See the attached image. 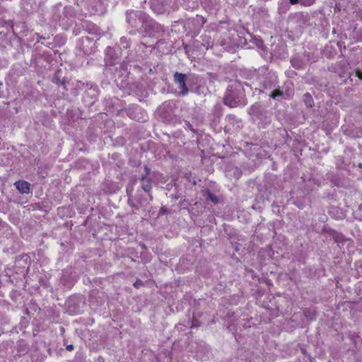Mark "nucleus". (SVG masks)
Segmentation results:
<instances>
[{
    "label": "nucleus",
    "instance_id": "f257e3e1",
    "mask_svg": "<svg viewBox=\"0 0 362 362\" xmlns=\"http://www.w3.org/2000/svg\"><path fill=\"white\" fill-rule=\"evenodd\" d=\"M244 88L243 84L238 81H234L227 88L223 98L224 104L230 107L239 105H245Z\"/></svg>",
    "mask_w": 362,
    "mask_h": 362
},
{
    "label": "nucleus",
    "instance_id": "f03ea898",
    "mask_svg": "<svg viewBox=\"0 0 362 362\" xmlns=\"http://www.w3.org/2000/svg\"><path fill=\"white\" fill-rule=\"evenodd\" d=\"M278 77L275 73L269 72L264 77V81L259 83V92L266 93L269 91V95L273 99L278 100L283 95V92L277 86ZM257 90V88H255Z\"/></svg>",
    "mask_w": 362,
    "mask_h": 362
},
{
    "label": "nucleus",
    "instance_id": "7ed1b4c3",
    "mask_svg": "<svg viewBox=\"0 0 362 362\" xmlns=\"http://www.w3.org/2000/svg\"><path fill=\"white\" fill-rule=\"evenodd\" d=\"M145 171L146 175H143L140 180V187L145 194L143 197H141L140 194L137 195V199L141 205H144L152 200V196L150 194L151 180L148 177L151 170L147 166H145ZM138 193H139V191H138Z\"/></svg>",
    "mask_w": 362,
    "mask_h": 362
},
{
    "label": "nucleus",
    "instance_id": "20e7f679",
    "mask_svg": "<svg viewBox=\"0 0 362 362\" xmlns=\"http://www.w3.org/2000/svg\"><path fill=\"white\" fill-rule=\"evenodd\" d=\"M144 37H150L158 39L163 32L162 26L148 16L139 29Z\"/></svg>",
    "mask_w": 362,
    "mask_h": 362
},
{
    "label": "nucleus",
    "instance_id": "39448f33",
    "mask_svg": "<svg viewBox=\"0 0 362 362\" xmlns=\"http://www.w3.org/2000/svg\"><path fill=\"white\" fill-rule=\"evenodd\" d=\"M148 16L141 11L130 10L127 11V22L139 31Z\"/></svg>",
    "mask_w": 362,
    "mask_h": 362
},
{
    "label": "nucleus",
    "instance_id": "423d86ee",
    "mask_svg": "<svg viewBox=\"0 0 362 362\" xmlns=\"http://www.w3.org/2000/svg\"><path fill=\"white\" fill-rule=\"evenodd\" d=\"M77 47L83 52L84 54H92L96 52L97 47L95 41L90 37H82L77 42Z\"/></svg>",
    "mask_w": 362,
    "mask_h": 362
},
{
    "label": "nucleus",
    "instance_id": "0eeeda50",
    "mask_svg": "<svg viewBox=\"0 0 362 362\" xmlns=\"http://www.w3.org/2000/svg\"><path fill=\"white\" fill-rule=\"evenodd\" d=\"M174 82L177 86L180 91L179 95L185 96L189 93V89L187 86V75L185 74L175 72L174 74Z\"/></svg>",
    "mask_w": 362,
    "mask_h": 362
},
{
    "label": "nucleus",
    "instance_id": "6e6552de",
    "mask_svg": "<svg viewBox=\"0 0 362 362\" xmlns=\"http://www.w3.org/2000/svg\"><path fill=\"white\" fill-rule=\"evenodd\" d=\"M105 61L107 66L116 64V57H115V50L113 48L110 47L106 48Z\"/></svg>",
    "mask_w": 362,
    "mask_h": 362
},
{
    "label": "nucleus",
    "instance_id": "1a4fd4ad",
    "mask_svg": "<svg viewBox=\"0 0 362 362\" xmlns=\"http://www.w3.org/2000/svg\"><path fill=\"white\" fill-rule=\"evenodd\" d=\"M15 186L17 189L23 194L29 193L30 192V184L24 180H18L15 182Z\"/></svg>",
    "mask_w": 362,
    "mask_h": 362
},
{
    "label": "nucleus",
    "instance_id": "9d476101",
    "mask_svg": "<svg viewBox=\"0 0 362 362\" xmlns=\"http://www.w3.org/2000/svg\"><path fill=\"white\" fill-rule=\"evenodd\" d=\"M202 45L206 47V49H209V48L213 49L215 46L217 45H214L213 40H211V37L208 35H203L202 37Z\"/></svg>",
    "mask_w": 362,
    "mask_h": 362
},
{
    "label": "nucleus",
    "instance_id": "9b49d317",
    "mask_svg": "<svg viewBox=\"0 0 362 362\" xmlns=\"http://www.w3.org/2000/svg\"><path fill=\"white\" fill-rule=\"evenodd\" d=\"M204 195L207 201L211 202L214 204H217L219 202L218 197L209 190L204 192Z\"/></svg>",
    "mask_w": 362,
    "mask_h": 362
},
{
    "label": "nucleus",
    "instance_id": "f8f14e48",
    "mask_svg": "<svg viewBox=\"0 0 362 362\" xmlns=\"http://www.w3.org/2000/svg\"><path fill=\"white\" fill-rule=\"evenodd\" d=\"M61 74L62 72L60 71H57L54 76L53 77L52 81L57 84H62L63 88L66 89L64 81L61 78Z\"/></svg>",
    "mask_w": 362,
    "mask_h": 362
},
{
    "label": "nucleus",
    "instance_id": "ddd939ff",
    "mask_svg": "<svg viewBox=\"0 0 362 362\" xmlns=\"http://www.w3.org/2000/svg\"><path fill=\"white\" fill-rule=\"evenodd\" d=\"M303 101H304L305 105L308 107H312L313 105V103H314L313 99L311 95L308 93H306L305 94H304Z\"/></svg>",
    "mask_w": 362,
    "mask_h": 362
},
{
    "label": "nucleus",
    "instance_id": "4468645a",
    "mask_svg": "<svg viewBox=\"0 0 362 362\" xmlns=\"http://www.w3.org/2000/svg\"><path fill=\"white\" fill-rule=\"evenodd\" d=\"M120 46L123 49H127L129 47V40L126 37H122L120 38Z\"/></svg>",
    "mask_w": 362,
    "mask_h": 362
},
{
    "label": "nucleus",
    "instance_id": "2eb2a0df",
    "mask_svg": "<svg viewBox=\"0 0 362 362\" xmlns=\"http://www.w3.org/2000/svg\"><path fill=\"white\" fill-rule=\"evenodd\" d=\"M5 96L4 92V85L1 82H0V98H4Z\"/></svg>",
    "mask_w": 362,
    "mask_h": 362
},
{
    "label": "nucleus",
    "instance_id": "dca6fc26",
    "mask_svg": "<svg viewBox=\"0 0 362 362\" xmlns=\"http://www.w3.org/2000/svg\"><path fill=\"white\" fill-rule=\"evenodd\" d=\"M305 315L307 317H310V320H313L314 317L311 316V310H306L305 311Z\"/></svg>",
    "mask_w": 362,
    "mask_h": 362
},
{
    "label": "nucleus",
    "instance_id": "f3484780",
    "mask_svg": "<svg viewBox=\"0 0 362 362\" xmlns=\"http://www.w3.org/2000/svg\"><path fill=\"white\" fill-rule=\"evenodd\" d=\"M86 29H88V30H89V31H90V30H93V29H94V27H95V25H93V24H90V23H86Z\"/></svg>",
    "mask_w": 362,
    "mask_h": 362
},
{
    "label": "nucleus",
    "instance_id": "a211bd4d",
    "mask_svg": "<svg viewBox=\"0 0 362 362\" xmlns=\"http://www.w3.org/2000/svg\"><path fill=\"white\" fill-rule=\"evenodd\" d=\"M185 125L188 129L194 132V129H192V125L189 122H185Z\"/></svg>",
    "mask_w": 362,
    "mask_h": 362
},
{
    "label": "nucleus",
    "instance_id": "6ab92c4d",
    "mask_svg": "<svg viewBox=\"0 0 362 362\" xmlns=\"http://www.w3.org/2000/svg\"><path fill=\"white\" fill-rule=\"evenodd\" d=\"M356 76L362 79V72L360 71H356Z\"/></svg>",
    "mask_w": 362,
    "mask_h": 362
},
{
    "label": "nucleus",
    "instance_id": "aec40b11",
    "mask_svg": "<svg viewBox=\"0 0 362 362\" xmlns=\"http://www.w3.org/2000/svg\"><path fill=\"white\" fill-rule=\"evenodd\" d=\"M74 349V346L72 344L68 345L66 346V350L68 351H72Z\"/></svg>",
    "mask_w": 362,
    "mask_h": 362
},
{
    "label": "nucleus",
    "instance_id": "412c9836",
    "mask_svg": "<svg viewBox=\"0 0 362 362\" xmlns=\"http://www.w3.org/2000/svg\"><path fill=\"white\" fill-rule=\"evenodd\" d=\"M291 4H296L298 2V0H289Z\"/></svg>",
    "mask_w": 362,
    "mask_h": 362
},
{
    "label": "nucleus",
    "instance_id": "4be33fe9",
    "mask_svg": "<svg viewBox=\"0 0 362 362\" xmlns=\"http://www.w3.org/2000/svg\"><path fill=\"white\" fill-rule=\"evenodd\" d=\"M141 284V281H136L135 284H134V286L136 287H138L139 285Z\"/></svg>",
    "mask_w": 362,
    "mask_h": 362
},
{
    "label": "nucleus",
    "instance_id": "5701e85b",
    "mask_svg": "<svg viewBox=\"0 0 362 362\" xmlns=\"http://www.w3.org/2000/svg\"><path fill=\"white\" fill-rule=\"evenodd\" d=\"M221 45L223 46L225 49L227 48V47H225V43L223 42H221Z\"/></svg>",
    "mask_w": 362,
    "mask_h": 362
},
{
    "label": "nucleus",
    "instance_id": "b1692460",
    "mask_svg": "<svg viewBox=\"0 0 362 362\" xmlns=\"http://www.w3.org/2000/svg\"><path fill=\"white\" fill-rule=\"evenodd\" d=\"M245 84L247 86L250 87V88H251V89L252 88L251 87V85H250V84H248V83H247L246 82L245 83Z\"/></svg>",
    "mask_w": 362,
    "mask_h": 362
},
{
    "label": "nucleus",
    "instance_id": "393cba45",
    "mask_svg": "<svg viewBox=\"0 0 362 362\" xmlns=\"http://www.w3.org/2000/svg\"><path fill=\"white\" fill-rule=\"evenodd\" d=\"M291 62H292L293 66H296V65L294 64V61L292 60Z\"/></svg>",
    "mask_w": 362,
    "mask_h": 362
},
{
    "label": "nucleus",
    "instance_id": "a878e982",
    "mask_svg": "<svg viewBox=\"0 0 362 362\" xmlns=\"http://www.w3.org/2000/svg\"><path fill=\"white\" fill-rule=\"evenodd\" d=\"M197 327V325L193 323L192 325V327Z\"/></svg>",
    "mask_w": 362,
    "mask_h": 362
}]
</instances>
